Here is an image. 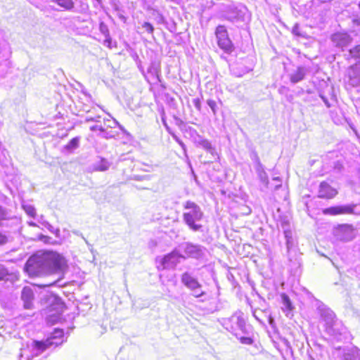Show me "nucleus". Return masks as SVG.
Masks as SVG:
<instances>
[{
	"label": "nucleus",
	"mask_w": 360,
	"mask_h": 360,
	"mask_svg": "<svg viewBox=\"0 0 360 360\" xmlns=\"http://www.w3.org/2000/svg\"><path fill=\"white\" fill-rule=\"evenodd\" d=\"M58 281H59V279H57V280H55L53 281L49 282L48 283L41 284L39 286L41 287V288L53 286V285H55L56 284V283H58Z\"/></svg>",
	"instance_id": "obj_46"
},
{
	"label": "nucleus",
	"mask_w": 360,
	"mask_h": 360,
	"mask_svg": "<svg viewBox=\"0 0 360 360\" xmlns=\"http://www.w3.org/2000/svg\"><path fill=\"white\" fill-rule=\"evenodd\" d=\"M52 2L56 3L60 7L66 11H72L75 7V3L72 0H51Z\"/></svg>",
	"instance_id": "obj_24"
},
{
	"label": "nucleus",
	"mask_w": 360,
	"mask_h": 360,
	"mask_svg": "<svg viewBox=\"0 0 360 360\" xmlns=\"http://www.w3.org/2000/svg\"><path fill=\"white\" fill-rule=\"evenodd\" d=\"M281 226L283 229L287 249L290 250V248L293 246L292 232L286 228L288 226V223L287 221H283L281 223Z\"/></svg>",
	"instance_id": "obj_21"
},
{
	"label": "nucleus",
	"mask_w": 360,
	"mask_h": 360,
	"mask_svg": "<svg viewBox=\"0 0 360 360\" xmlns=\"http://www.w3.org/2000/svg\"><path fill=\"white\" fill-rule=\"evenodd\" d=\"M117 16L122 21H123L124 22H126L127 18L122 13L118 12Z\"/></svg>",
	"instance_id": "obj_54"
},
{
	"label": "nucleus",
	"mask_w": 360,
	"mask_h": 360,
	"mask_svg": "<svg viewBox=\"0 0 360 360\" xmlns=\"http://www.w3.org/2000/svg\"><path fill=\"white\" fill-rule=\"evenodd\" d=\"M215 35L219 47L226 53H231L234 49V46L229 37L226 27L221 25H218L215 30Z\"/></svg>",
	"instance_id": "obj_6"
},
{
	"label": "nucleus",
	"mask_w": 360,
	"mask_h": 360,
	"mask_svg": "<svg viewBox=\"0 0 360 360\" xmlns=\"http://www.w3.org/2000/svg\"><path fill=\"white\" fill-rule=\"evenodd\" d=\"M344 360H360V351L357 348L352 349L344 354Z\"/></svg>",
	"instance_id": "obj_25"
},
{
	"label": "nucleus",
	"mask_w": 360,
	"mask_h": 360,
	"mask_svg": "<svg viewBox=\"0 0 360 360\" xmlns=\"http://www.w3.org/2000/svg\"><path fill=\"white\" fill-rule=\"evenodd\" d=\"M142 27L145 29V30L148 33V34H153V32H154V27L153 26V25L148 22H145L143 25H142Z\"/></svg>",
	"instance_id": "obj_33"
},
{
	"label": "nucleus",
	"mask_w": 360,
	"mask_h": 360,
	"mask_svg": "<svg viewBox=\"0 0 360 360\" xmlns=\"http://www.w3.org/2000/svg\"><path fill=\"white\" fill-rule=\"evenodd\" d=\"M16 279L15 274L7 269L4 264H0V281L13 282Z\"/></svg>",
	"instance_id": "obj_17"
},
{
	"label": "nucleus",
	"mask_w": 360,
	"mask_h": 360,
	"mask_svg": "<svg viewBox=\"0 0 360 360\" xmlns=\"http://www.w3.org/2000/svg\"><path fill=\"white\" fill-rule=\"evenodd\" d=\"M205 138H203L201 135H198L196 137H194V143L196 144L197 146H200V143H202V141H205Z\"/></svg>",
	"instance_id": "obj_43"
},
{
	"label": "nucleus",
	"mask_w": 360,
	"mask_h": 360,
	"mask_svg": "<svg viewBox=\"0 0 360 360\" xmlns=\"http://www.w3.org/2000/svg\"><path fill=\"white\" fill-rule=\"evenodd\" d=\"M21 300L23 302L25 309H30L33 307L34 294L32 289L29 286H25L21 292Z\"/></svg>",
	"instance_id": "obj_13"
},
{
	"label": "nucleus",
	"mask_w": 360,
	"mask_h": 360,
	"mask_svg": "<svg viewBox=\"0 0 360 360\" xmlns=\"http://www.w3.org/2000/svg\"><path fill=\"white\" fill-rule=\"evenodd\" d=\"M148 73L150 74L153 78L158 79L159 82L160 81V68L155 63L153 62L150 63L148 68Z\"/></svg>",
	"instance_id": "obj_23"
},
{
	"label": "nucleus",
	"mask_w": 360,
	"mask_h": 360,
	"mask_svg": "<svg viewBox=\"0 0 360 360\" xmlns=\"http://www.w3.org/2000/svg\"><path fill=\"white\" fill-rule=\"evenodd\" d=\"M99 31L102 34L104 35L105 37H109V29L108 25L104 22H101L99 23Z\"/></svg>",
	"instance_id": "obj_30"
},
{
	"label": "nucleus",
	"mask_w": 360,
	"mask_h": 360,
	"mask_svg": "<svg viewBox=\"0 0 360 360\" xmlns=\"http://www.w3.org/2000/svg\"><path fill=\"white\" fill-rule=\"evenodd\" d=\"M161 121L162 122V124L164 125V127H165L168 133H171V131H172L171 129V128L169 127V125L167 124V122L166 121V117H165V112L162 110V115H161Z\"/></svg>",
	"instance_id": "obj_36"
},
{
	"label": "nucleus",
	"mask_w": 360,
	"mask_h": 360,
	"mask_svg": "<svg viewBox=\"0 0 360 360\" xmlns=\"http://www.w3.org/2000/svg\"><path fill=\"white\" fill-rule=\"evenodd\" d=\"M281 302H282V307H281L282 311L285 314L286 316L291 317L293 315L292 311H293L294 307L292 304V302H291L290 297L285 293H282L281 295Z\"/></svg>",
	"instance_id": "obj_16"
},
{
	"label": "nucleus",
	"mask_w": 360,
	"mask_h": 360,
	"mask_svg": "<svg viewBox=\"0 0 360 360\" xmlns=\"http://www.w3.org/2000/svg\"><path fill=\"white\" fill-rule=\"evenodd\" d=\"M181 283L188 290L198 286L200 283L191 272L185 271L181 276Z\"/></svg>",
	"instance_id": "obj_14"
},
{
	"label": "nucleus",
	"mask_w": 360,
	"mask_h": 360,
	"mask_svg": "<svg viewBox=\"0 0 360 360\" xmlns=\"http://www.w3.org/2000/svg\"><path fill=\"white\" fill-rule=\"evenodd\" d=\"M200 147H202L203 149H205L206 151L210 153H213L214 151V148L212 146V143H210V141L207 139H205L204 141L202 142V143H200Z\"/></svg>",
	"instance_id": "obj_27"
},
{
	"label": "nucleus",
	"mask_w": 360,
	"mask_h": 360,
	"mask_svg": "<svg viewBox=\"0 0 360 360\" xmlns=\"http://www.w3.org/2000/svg\"><path fill=\"white\" fill-rule=\"evenodd\" d=\"M42 224L51 233L57 235L60 232L59 229H55L48 221H44L42 222Z\"/></svg>",
	"instance_id": "obj_35"
},
{
	"label": "nucleus",
	"mask_w": 360,
	"mask_h": 360,
	"mask_svg": "<svg viewBox=\"0 0 360 360\" xmlns=\"http://www.w3.org/2000/svg\"><path fill=\"white\" fill-rule=\"evenodd\" d=\"M255 171H256V173L257 175L265 172L264 167L262 164V162L259 163V164H256L255 165Z\"/></svg>",
	"instance_id": "obj_39"
},
{
	"label": "nucleus",
	"mask_w": 360,
	"mask_h": 360,
	"mask_svg": "<svg viewBox=\"0 0 360 360\" xmlns=\"http://www.w3.org/2000/svg\"><path fill=\"white\" fill-rule=\"evenodd\" d=\"M193 103L195 106V108L198 110H201V101L199 98H195L193 100Z\"/></svg>",
	"instance_id": "obj_42"
},
{
	"label": "nucleus",
	"mask_w": 360,
	"mask_h": 360,
	"mask_svg": "<svg viewBox=\"0 0 360 360\" xmlns=\"http://www.w3.org/2000/svg\"><path fill=\"white\" fill-rule=\"evenodd\" d=\"M349 55L356 59H360V44L349 50Z\"/></svg>",
	"instance_id": "obj_29"
},
{
	"label": "nucleus",
	"mask_w": 360,
	"mask_h": 360,
	"mask_svg": "<svg viewBox=\"0 0 360 360\" xmlns=\"http://www.w3.org/2000/svg\"><path fill=\"white\" fill-rule=\"evenodd\" d=\"M12 54L11 49L8 42L0 39V58H11Z\"/></svg>",
	"instance_id": "obj_20"
},
{
	"label": "nucleus",
	"mask_w": 360,
	"mask_h": 360,
	"mask_svg": "<svg viewBox=\"0 0 360 360\" xmlns=\"http://www.w3.org/2000/svg\"><path fill=\"white\" fill-rule=\"evenodd\" d=\"M173 138V139L178 143H179L181 140L176 135L175 133H174L172 131H171V133H169Z\"/></svg>",
	"instance_id": "obj_53"
},
{
	"label": "nucleus",
	"mask_w": 360,
	"mask_h": 360,
	"mask_svg": "<svg viewBox=\"0 0 360 360\" xmlns=\"http://www.w3.org/2000/svg\"><path fill=\"white\" fill-rule=\"evenodd\" d=\"M90 130L91 131H95L96 130H98V131H100V132H101V131H104V127H103L102 126H99V125H93L90 127Z\"/></svg>",
	"instance_id": "obj_45"
},
{
	"label": "nucleus",
	"mask_w": 360,
	"mask_h": 360,
	"mask_svg": "<svg viewBox=\"0 0 360 360\" xmlns=\"http://www.w3.org/2000/svg\"><path fill=\"white\" fill-rule=\"evenodd\" d=\"M240 342V343L243 345H250L253 344V339L250 337L248 336H242L240 333H238V337H236Z\"/></svg>",
	"instance_id": "obj_28"
},
{
	"label": "nucleus",
	"mask_w": 360,
	"mask_h": 360,
	"mask_svg": "<svg viewBox=\"0 0 360 360\" xmlns=\"http://www.w3.org/2000/svg\"><path fill=\"white\" fill-rule=\"evenodd\" d=\"M207 104L211 108L214 115L217 114V103L214 100L209 99L207 101Z\"/></svg>",
	"instance_id": "obj_34"
},
{
	"label": "nucleus",
	"mask_w": 360,
	"mask_h": 360,
	"mask_svg": "<svg viewBox=\"0 0 360 360\" xmlns=\"http://www.w3.org/2000/svg\"><path fill=\"white\" fill-rule=\"evenodd\" d=\"M55 300H56V301H57V302H60V303H59V305H60V306H62V303L60 302V300L59 299H58V298H55Z\"/></svg>",
	"instance_id": "obj_63"
},
{
	"label": "nucleus",
	"mask_w": 360,
	"mask_h": 360,
	"mask_svg": "<svg viewBox=\"0 0 360 360\" xmlns=\"http://www.w3.org/2000/svg\"><path fill=\"white\" fill-rule=\"evenodd\" d=\"M191 295L196 297L200 298L205 295V292L202 290V285L200 284L198 286H195L194 288L190 289Z\"/></svg>",
	"instance_id": "obj_26"
},
{
	"label": "nucleus",
	"mask_w": 360,
	"mask_h": 360,
	"mask_svg": "<svg viewBox=\"0 0 360 360\" xmlns=\"http://www.w3.org/2000/svg\"><path fill=\"white\" fill-rule=\"evenodd\" d=\"M292 33L296 36H302V34L300 32V25L298 23L294 25L292 30Z\"/></svg>",
	"instance_id": "obj_41"
},
{
	"label": "nucleus",
	"mask_w": 360,
	"mask_h": 360,
	"mask_svg": "<svg viewBox=\"0 0 360 360\" xmlns=\"http://www.w3.org/2000/svg\"><path fill=\"white\" fill-rule=\"evenodd\" d=\"M11 67V58H0V77H4Z\"/></svg>",
	"instance_id": "obj_22"
},
{
	"label": "nucleus",
	"mask_w": 360,
	"mask_h": 360,
	"mask_svg": "<svg viewBox=\"0 0 360 360\" xmlns=\"http://www.w3.org/2000/svg\"><path fill=\"white\" fill-rule=\"evenodd\" d=\"M112 124H113L114 125H117V122L115 120H114L112 121Z\"/></svg>",
	"instance_id": "obj_64"
},
{
	"label": "nucleus",
	"mask_w": 360,
	"mask_h": 360,
	"mask_svg": "<svg viewBox=\"0 0 360 360\" xmlns=\"http://www.w3.org/2000/svg\"><path fill=\"white\" fill-rule=\"evenodd\" d=\"M320 97L321 98L322 101H323V103H325V105L328 107V108H330V104L329 103V101L327 99V98L326 96H324L322 94H320Z\"/></svg>",
	"instance_id": "obj_52"
},
{
	"label": "nucleus",
	"mask_w": 360,
	"mask_h": 360,
	"mask_svg": "<svg viewBox=\"0 0 360 360\" xmlns=\"http://www.w3.org/2000/svg\"><path fill=\"white\" fill-rule=\"evenodd\" d=\"M246 210H247V212H245V214H248L250 213V209L249 207H246Z\"/></svg>",
	"instance_id": "obj_62"
},
{
	"label": "nucleus",
	"mask_w": 360,
	"mask_h": 360,
	"mask_svg": "<svg viewBox=\"0 0 360 360\" xmlns=\"http://www.w3.org/2000/svg\"><path fill=\"white\" fill-rule=\"evenodd\" d=\"M8 242V237L6 235L0 232V245H4Z\"/></svg>",
	"instance_id": "obj_44"
},
{
	"label": "nucleus",
	"mask_w": 360,
	"mask_h": 360,
	"mask_svg": "<svg viewBox=\"0 0 360 360\" xmlns=\"http://www.w3.org/2000/svg\"><path fill=\"white\" fill-rule=\"evenodd\" d=\"M250 158L251 160L254 162L255 163V165L256 164H259V163H261V161L259 160V158L257 153L256 151L253 150L252 151L251 154H250Z\"/></svg>",
	"instance_id": "obj_38"
},
{
	"label": "nucleus",
	"mask_w": 360,
	"mask_h": 360,
	"mask_svg": "<svg viewBox=\"0 0 360 360\" xmlns=\"http://www.w3.org/2000/svg\"><path fill=\"white\" fill-rule=\"evenodd\" d=\"M273 180L278 182V184L275 186V188H274L275 190H278L280 187L282 186L281 179L280 177H274V178H273Z\"/></svg>",
	"instance_id": "obj_50"
},
{
	"label": "nucleus",
	"mask_w": 360,
	"mask_h": 360,
	"mask_svg": "<svg viewBox=\"0 0 360 360\" xmlns=\"http://www.w3.org/2000/svg\"><path fill=\"white\" fill-rule=\"evenodd\" d=\"M351 82L353 86L357 85V82H356L355 79H351Z\"/></svg>",
	"instance_id": "obj_61"
},
{
	"label": "nucleus",
	"mask_w": 360,
	"mask_h": 360,
	"mask_svg": "<svg viewBox=\"0 0 360 360\" xmlns=\"http://www.w3.org/2000/svg\"><path fill=\"white\" fill-rule=\"evenodd\" d=\"M174 117V121H175V124H176L177 126L180 127L181 124H184L183 120H182L181 118H179V117H177V116H176V115H174V117Z\"/></svg>",
	"instance_id": "obj_48"
},
{
	"label": "nucleus",
	"mask_w": 360,
	"mask_h": 360,
	"mask_svg": "<svg viewBox=\"0 0 360 360\" xmlns=\"http://www.w3.org/2000/svg\"><path fill=\"white\" fill-rule=\"evenodd\" d=\"M184 209L186 210L183 214L185 224L193 231H199L202 226L196 222L203 217L201 208L195 202L188 200L184 204Z\"/></svg>",
	"instance_id": "obj_4"
},
{
	"label": "nucleus",
	"mask_w": 360,
	"mask_h": 360,
	"mask_svg": "<svg viewBox=\"0 0 360 360\" xmlns=\"http://www.w3.org/2000/svg\"><path fill=\"white\" fill-rule=\"evenodd\" d=\"M111 37H110V35L109 34V37H105V44H108V45L111 43Z\"/></svg>",
	"instance_id": "obj_56"
},
{
	"label": "nucleus",
	"mask_w": 360,
	"mask_h": 360,
	"mask_svg": "<svg viewBox=\"0 0 360 360\" xmlns=\"http://www.w3.org/2000/svg\"><path fill=\"white\" fill-rule=\"evenodd\" d=\"M181 258L185 259V257L180 253L179 250L177 249L173 250L171 252L165 255L161 259V266H162V269L175 268V266L180 262V259Z\"/></svg>",
	"instance_id": "obj_8"
},
{
	"label": "nucleus",
	"mask_w": 360,
	"mask_h": 360,
	"mask_svg": "<svg viewBox=\"0 0 360 360\" xmlns=\"http://www.w3.org/2000/svg\"><path fill=\"white\" fill-rule=\"evenodd\" d=\"M179 145L181 146V148L184 150V155H185L186 158H187V160H188V157L187 151H186V146L185 145V143L181 141L179 143Z\"/></svg>",
	"instance_id": "obj_47"
},
{
	"label": "nucleus",
	"mask_w": 360,
	"mask_h": 360,
	"mask_svg": "<svg viewBox=\"0 0 360 360\" xmlns=\"http://www.w3.org/2000/svg\"><path fill=\"white\" fill-rule=\"evenodd\" d=\"M246 15L245 10L233 7L225 11L222 18L232 23L238 24L245 21Z\"/></svg>",
	"instance_id": "obj_9"
},
{
	"label": "nucleus",
	"mask_w": 360,
	"mask_h": 360,
	"mask_svg": "<svg viewBox=\"0 0 360 360\" xmlns=\"http://www.w3.org/2000/svg\"><path fill=\"white\" fill-rule=\"evenodd\" d=\"M65 342L64 331L60 328H55L45 340H32L25 347L20 349L19 360H32L38 356L46 349L55 348Z\"/></svg>",
	"instance_id": "obj_3"
},
{
	"label": "nucleus",
	"mask_w": 360,
	"mask_h": 360,
	"mask_svg": "<svg viewBox=\"0 0 360 360\" xmlns=\"http://www.w3.org/2000/svg\"><path fill=\"white\" fill-rule=\"evenodd\" d=\"M80 142V137L76 136L72 138L66 145L63 148V153L70 154L74 152L75 150L79 148Z\"/></svg>",
	"instance_id": "obj_19"
},
{
	"label": "nucleus",
	"mask_w": 360,
	"mask_h": 360,
	"mask_svg": "<svg viewBox=\"0 0 360 360\" xmlns=\"http://www.w3.org/2000/svg\"><path fill=\"white\" fill-rule=\"evenodd\" d=\"M100 136L105 139H109L114 138L115 135L114 134H112L111 131H108L104 128V131L101 132Z\"/></svg>",
	"instance_id": "obj_37"
},
{
	"label": "nucleus",
	"mask_w": 360,
	"mask_h": 360,
	"mask_svg": "<svg viewBox=\"0 0 360 360\" xmlns=\"http://www.w3.org/2000/svg\"><path fill=\"white\" fill-rule=\"evenodd\" d=\"M331 41L337 48L343 49L352 41V37L345 32H336L331 36Z\"/></svg>",
	"instance_id": "obj_11"
},
{
	"label": "nucleus",
	"mask_w": 360,
	"mask_h": 360,
	"mask_svg": "<svg viewBox=\"0 0 360 360\" xmlns=\"http://www.w3.org/2000/svg\"><path fill=\"white\" fill-rule=\"evenodd\" d=\"M99 119H100V116H98V117H87L86 118V122H98L99 121Z\"/></svg>",
	"instance_id": "obj_51"
},
{
	"label": "nucleus",
	"mask_w": 360,
	"mask_h": 360,
	"mask_svg": "<svg viewBox=\"0 0 360 360\" xmlns=\"http://www.w3.org/2000/svg\"><path fill=\"white\" fill-rule=\"evenodd\" d=\"M25 211L26 213L30 216L34 217L36 215L35 208L32 205H25L24 206Z\"/></svg>",
	"instance_id": "obj_32"
},
{
	"label": "nucleus",
	"mask_w": 360,
	"mask_h": 360,
	"mask_svg": "<svg viewBox=\"0 0 360 360\" xmlns=\"http://www.w3.org/2000/svg\"><path fill=\"white\" fill-rule=\"evenodd\" d=\"M111 162L107 159L98 156L97 160L92 164L91 167L95 172H105L109 169Z\"/></svg>",
	"instance_id": "obj_15"
},
{
	"label": "nucleus",
	"mask_w": 360,
	"mask_h": 360,
	"mask_svg": "<svg viewBox=\"0 0 360 360\" xmlns=\"http://www.w3.org/2000/svg\"><path fill=\"white\" fill-rule=\"evenodd\" d=\"M283 341H284V344L286 346V347L290 348V345L289 341L286 339H284Z\"/></svg>",
	"instance_id": "obj_57"
},
{
	"label": "nucleus",
	"mask_w": 360,
	"mask_h": 360,
	"mask_svg": "<svg viewBox=\"0 0 360 360\" xmlns=\"http://www.w3.org/2000/svg\"><path fill=\"white\" fill-rule=\"evenodd\" d=\"M66 262L63 256L53 251L37 252L29 257L24 269L30 276H42L63 272Z\"/></svg>",
	"instance_id": "obj_1"
},
{
	"label": "nucleus",
	"mask_w": 360,
	"mask_h": 360,
	"mask_svg": "<svg viewBox=\"0 0 360 360\" xmlns=\"http://www.w3.org/2000/svg\"><path fill=\"white\" fill-rule=\"evenodd\" d=\"M338 194L335 188H333L329 184L323 181L319 185V198L331 199Z\"/></svg>",
	"instance_id": "obj_12"
},
{
	"label": "nucleus",
	"mask_w": 360,
	"mask_h": 360,
	"mask_svg": "<svg viewBox=\"0 0 360 360\" xmlns=\"http://www.w3.org/2000/svg\"><path fill=\"white\" fill-rule=\"evenodd\" d=\"M316 309L321 321L324 323L326 333L333 340L336 342L350 341V333L342 322L337 319L333 311L320 301L316 303Z\"/></svg>",
	"instance_id": "obj_2"
},
{
	"label": "nucleus",
	"mask_w": 360,
	"mask_h": 360,
	"mask_svg": "<svg viewBox=\"0 0 360 360\" xmlns=\"http://www.w3.org/2000/svg\"><path fill=\"white\" fill-rule=\"evenodd\" d=\"M256 313H257L256 310L252 311V315H253V316H254L257 320H258L259 321H260V320H259V319L258 318V316H257V314H256Z\"/></svg>",
	"instance_id": "obj_58"
},
{
	"label": "nucleus",
	"mask_w": 360,
	"mask_h": 360,
	"mask_svg": "<svg viewBox=\"0 0 360 360\" xmlns=\"http://www.w3.org/2000/svg\"><path fill=\"white\" fill-rule=\"evenodd\" d=\"M356 207V205H342L332 206L324 209L323 210V212L324 214L329 215L355 214L354 208Z\"/></svg>",
	"instance_id": "obj_10"
},
{
	"label": "nucleus",
	"mask_w": 360,
	"mask_h": 360,
	"mask_svg": "<svg viewBox=\"0 0 360 360\" xmlns=\"http://www.w3.org/2000/svg\"><path fill=\"white\" fill-rule=\"evenodd\" d=\"M179 249L183 251L188 257L196 259H202L205 256L206 248L198 244L186 242L179 245Z\"/></svg>",
	"instance_id": "obj_7"
},
{
	"label": "nucleus",
	"mask_w": 360,
	"mask_h": 360,
	"mask_svg": "<svg viewBox=\"0 0 360 360\" xmlns=\"http://www.w3.org/2000/svg\"><path fill=\"white\" fill-rule=\"evenodd\" d=\"M188 165L189 167H190V168H191V172H192L193 175L194 176V178L196 179L197 176H196V175H195V173H194V171H193V167H192L191 163V162H190L189 160H188Z\"/></svg>",
	"instance_id": "obj_55"
},
{
	"label": "nucleus",
	"mask_w": 360,
	"mask_h": 360,
	"mask_svg": "<svg viewBox=\"0 0 360 360\" xmlns=\"http://www.w3.org/2000/svg\"><path fill=\"white\" fill-rule=\"evenodd\" d=\"M28 224H29L30 226H32V227L37 226V224L35 222H34V221H29Z\"/></svg>",
	"instance_id": "obj_59"
},
{
	"label": "nucleus",
	"mask_w": 360,
	"mask_h": 360,
	"mask_svg": "<svg viewBox=\"0 0 360 360\" xmlns=\"http://www.w3.org/2000/svg\"><path fill=\"white\" fill-rule=\"evenodd\" d=\"M187 131L189 132V134L193 139V140H194V137H196L199 135L198 132L195 129L191 127H188Z\"/></svg>",
	"instance_id": "obj_40"
},
{
	"label": "nucleus",
	"mask_w": 360,
	"mask_h": 360,
	"mask_svg": "<svg viewBox=\"0 0 360 360\" xmlns=\"http://www.w3.org/2000/svg\"><path fill=\"white\" fill-rule=\"evenodd\" d=\"M224 326L227 330L238 337V331L242 334L248 335L250 327L246 325L242 311H238L233 314L229 319L224 321Z\"/></svg>",
	"instance_id": "obj_5"
},
{
	"label": "nucleus",
	"mask_w": 360,
	"mask_h": 360,
	"mask_svg": "<svg viewBox=\"0 0 360 360\" xmlns=\"http://www.w3.org/2000/svg\"><path fill=\"white\" fill-rule=\"evenodd\" d=\"M257 176L260 182L264 185V186L265 188H267L269 185V177L266 171L264 172L263 173L258 174Z\"/></svg>",
	"instance_id": "obj_31"
},
{
	"label": "nucleus",
	"mask_w": 360,
	"mask_h": 360,
	"mask_svg": "<svg viewBox=\"0 0 360 360\" xmlns=\"http://www.w3.org/2000/svg\"><path fill=\"white\" fill-rule=\"evenodd\" d=\"M6 216V212L5 210L0 206V221L5 219Z\"/></svg>",
	"instance_id": "obj_49"
},
{
	"label": "nucleus",
	"mask_w": 360,
	"mask_h": 360,
	"mask_svg": "<svg viewBox=\"0 0 360 360\" xmlns=\"http://www.w3.org/2000/svg\"><path fill=\"white\" fill-rule=\"evenodd\" d=\"M307 69L304 67H298L297 70L290 75V82L293 84H296L303 80L307 74Z\"/></svg>",
	"instance_id": "obj_18"
},
{
	"label": "nucleus",
	"mask_w": 360,
	"mask_h": 360,
	"mask_svg": "<svg viewBox=\"0 0 360 360\" xmlns=\"http://www.w3.org/2000/svg\"><path fill=\"white\" fill-rule=\"evenodd\" d=\"M319 2L323 4V3H328L330 2L332 0H318Z\"/></svg>",
	"instance_id": "obj_60"
}]
</instances>
